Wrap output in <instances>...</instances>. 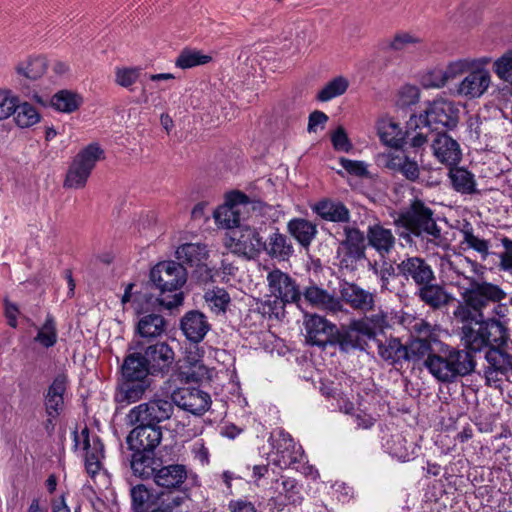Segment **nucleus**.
I'll use <instances>...</instances> for the list:
<instances>
[{
	"mask_svg": "<svg viewBox=\"0 0 512 512\" xmlns=\"http://www.w3.org/2000/svg\"><path fill=\"white\" fill-rule=\"evenodd\" d=\"M475 367L473 354L442 342L426 364L427 371L441 383H452L458 377L470 375Z\"/></svg>",
	"mask_w": 512,
	"mask_h": 512,
	"instance_id": "obj_1",
	"label": "nucleus"
},
{
	"mask_svg": "<svg viewBox=\"0 0 512 512\" xmlns=\"http://www.w3.org/2000/svg\"><path fill=\"white\" fill-rule=\"evenodd\" d=\"M433 216L434 212L430 207L423 201L415 199L409 208L402 213L401 220L413 235L438 247L443 242V236L441 228L437 225Z\"/></svg>",
	"mask_w": 512,
	"mask_h": 512,
	"instance_id": "obj_2",
	"label": "nucleus"
},
{
	"mask_svg": "<svg viewBox=\"0 0 512 512\" xmlns=\"http://www.w3.org/2000/svg\"><path fill=\"white\" fill-rule=\"evenodd\" d=\"M507 331L504 325L495 319L482 321L473 326L461 327V341L465 350L470 352H480L486 347L493 348L505 344Z\"/></svg>",
	"mask_w": 512,
	"mask_h": 512,
	"instance_id": "obj_3",
	"label": "nucleus"
},
{
	"mask_svg": "<svg viewBox=\"0 0 512 512\" xmlns=\"http://www.w3.org/2000/svg\"><path fill=\"white\" fill-rule=\"evenodd\" d=\"M104 158V150L98 143H91L78 152L73 158L64 181V187L83 188L96 163Z\"/></svg>",
	"mask_w": 512,
	"mask_h": 512,
	"instance_id": "obj_4",
	"label": "nucleus"
},
{
	"mask_svg": "<svg viewBox=\"0 0 512 512\" xmlns=\"http://www.w3.org/2000/svg\"><path fill=\"white\" fill-rule=\"evenodd\" d=\"M268 290L275 300H268L263 304L264 313H273L272 304H292L300 307L302 293L296 281L287 273L280 269H273L266 277Z\"/></svg>",
	"mask_w": 512,
	"mask_h": 512,
	"instance_id": "obj_5",
	"label": "nucleus"
},
{
	"mask_svg": "<svg viewBox=\"0 0 512 512\" xmlns=\"http://www.w3.org/2000/svg\"><path fill=\"white\" fill-rule=\"evenodd\" d=\"M250 207H254L249 198L242 192L234 191L226 196L225 203L214 212L216 225L222 229L240 228L248 217Z\"/></svg>",
	"mask_w": 512,
	"mask_h": 512,
	"instance_id": "obj_6",
	"label": "nucleus"
},
{
	"mask_svg": "<svg viewBox=\"0 0 512 512\" xmlns=\"http://www.w3.org/2000/svg\"><path fill=\"white\" fill-rule=\"evenodd\" d=\"M223 244L234 255L253 260L262 253L263 237L256 228L246 225L226 234Z\"/></svg>",
	"mask_w": 512,
	"mask_h": 512,
	"instance_id": "obj_7",
	"label": "nucleus"
},
{
	"mask_svg": "<svg viewBox=\"0 0 512 512\" xmlns=\"http://www.w3.org/2000/svg\"><path fill=\"white\" fill-rule=\"evenodd\" d=\"M460 118V108L457 103L436 99L419 115L420 123H425L435 132H445L454 129Z\"/></svg>",
	"mask_w": 512,
	"mask_h": 512,
	"instance_id": "obj_8",
	"label": "nucleus"
},
{
	"mask_svg": "<svg viewBox=\"0 0 512 512\" xmlns=\"http://www.w3.org/2000/svg\"><path fill=\"white\" fill-rule=\"evenodd\" d=\"M173 412L172 400L155 397L133 407L126 418L130 425H136L137 423L158 425L160 422L170 419Z\"/></svg>",
	"mask_w": 512,
	"mask_h": 512,
	"instance_id": "obj_9",
	"label": "nucleus"
},
{
	"mask_svg": "<svg viewBox=\"0 0 512 512\" xmlns=\"http://www.w3.org/2000/svg\"><path fill=\"white\" fill-rule=\"evenodd\" d=\"M488 56L477 57V61H483L477 67H472L468 74L456 86L459 96L468 99H477L483 96L492 83L490 71L486 68L491 63Z\"/></svg>",
	"mask_w": 512,
	"mask_h": 512,
	"instance_id": "obj_10",
	"label": "nucleus"
},
{
	"mask_svg": "<svg viewBox=\"0 0 512 512\" xmlns=\"http://www.w3.org/2000/svg\"><path fill=\"white\" fill-rule=\"evenodd\" d=\"M150 279L162 293L174 292L186 283L187 272L180 262L162 261L151 269Z\"/></svg>",
	"mask_w": 512,
	"mask_h": 512,
	"instance_id": "obj_11",
	"label": "nucleus"
},
{
	"mask_svg": "<svg viewBox=\"0 0 512 512\" xmlns=\"http://www.w3.org/2000/svg\"><path fill=\"white\" fill-rule=\"evenodd\" d=\"M74 449L81 448L84 452L85 468L87 473L94 477L102 468V459L104 458V445L97 435L90 436L88 427H84L80 432H73Z\"/></svg>",
	"mask_w": 512,
	"mask_h": 512,
	"instance_id": "obj_12",
	"label": "nucleus"
},
{
	"mask_svg": "<svg viewBox=\"0 0 512 512\" xmlns=\"http://www.w3.org/2000/svg\"><path fill=\"white\" fill-rule=\"evenodd\" d=\"M273 447V463L281 469L292 467L303 460V450L291 435L280 429L270 437Z\"/></svg>",
	"mask_w": 512,
	"mask_h": 512,
	"instance_id": "obj_13",
	"label": "nucleus"
},
{
	"mask_svg": "<svg viewBox=\"0 0 512 512\" xmlns=\"http://www.w3.org/2000/svg\"><path fill=\"white\" fill-rule=\"evenodd\" d=\"M469 281V286L464 288L462 296L464 302L478 311L483 310L490 302H498L504 299L505 293L496 285L487 282H477L469 276H464Z\"/></svg>",
	"mask_w": 512,
	"mask_h": 512,
	"instance_id": "obj_14",
	"label": "nucleus"
},
{
	"mask_svg": "<svg viewBox=\"0 0 512 512\" xmlns=\"http://www.w3.org/2000/svg\"><path fill=\"white\" fill-rule=\"evenodd\" d=\"M306 341L315 346L325 347L336 343L338 328L322 316L306 315L304 320Z\"/></svg>",
	"mask_w": 512,
	"mask_h": 512,
	"instance_id": "obj_15",
	"label": "nucleus"
},
{
	"mask_svg": "<svg viewBox=\"0 0 512 512\" xmlns=\"http://www.w3.org/2000/svg\"><path fill=\"white\" fill-rule=\"evenodd\" d=\"M173 405L193 415H203L211 405L210 395L197 387H181L171 395Z\"/></svg>",
	"mask_w": 512,
	"mask_h": 512,
	"instance_id": "obj_16",
	"label": "nucleus"
},
{
	"mask_svg": "<svg viewBox=\"0 0 512 512\" xmlns=\"http://www.w3.org/2000/svg\"><path fill=\"white\" fill-rule=\"evenodd\" d=\"M370 341H375V333L367 327L363 321L354 320L343 331L339 332L336 337L342 351L350 350H366Z\"/></svg>",
	"mask_w": 512,
	"mask_h": 512,
	"instance_id": "obj_17",
	"label": "nucleus"
},
{
	"mask_svg": "<svg viewBox=\"0 0 512 512\" xmlns=\"http://www.w3.org/2000/svg\"><path fill=\"white\" fill-rule=\"evenodd\" d=\"M398 274L407 282L414 283L418 288L435 281L432 267L424 258L409 256L397 264Z\"/></svg>",
	"mask_w": 512,
	"mask_h": 512,
	"instance_id": "obj_18",
	"label": "nucleus"
},
{
	"mask_svg": "<svg viewBox=\"0 0 512 512\" xmlns=\"http://www.w3.org/2000/svg\"><path fill=\"white\" fill-rule=\"evenodd\" d=\"M431 149L435 159L449 168L457 165L462 157L459 143L446 132L432 134Z\"/></svg>",
	"mask_w": 512,
	"mask_h": 512,
	"instance_id": "obj_19",
	"label": "nucleus"
},
{
	"mask_svg": "<svg viewBox=\"0 0 512 512\" xmlns=\"http://www.w3.org/2000/svg\"><path fill=\"white\" fill-rule=\"evenodd\" d=\"M162 440V429L159 425L137 423L127 436V444L131 450L152 451Z\"/></svg>",
	"mask_w": 512,
	"mask_h": 512,
	"instance_id": "obj_20",
	"label": "nucleus"
},
{
	"mask_svg": "<svg viewBox=\"0 0 512 512\" xmlns=\"http://www.w3.org/2000/svg\"><path fill=\"white\" fill-rule=\"evenodd\" d=\"M269 490L275 505H296L302 501L301 486L294 478L282 475L272 482Z\"/></svg>",
	"mask_w": 512,
	"mask_h": 512,
	"instance_id": "obj_21",
	"label": "nucleus"
},
{
	"mask_svg": "<svg viewBox=\"0 0 512 512\" xmlns=\"http://www.w3.org/2000/svg\"><path fill=\"white\" fill-rule=\"evenodd\" d=\"M368 245L373 248L381 258L392 253L396 244V237L391 229L377 222L368 226L366 231Z\"/></svg>",
	"mask_w": 512,
	"mask_h": 512,
	"instance_id": "obj_22",
	"label": "nucleus"
},
{
	"mask_svg": "<svg viewBox=\"0 0 512 512\" xmlns=\"http://www.w3.org/2000/svg\"><path fill=\"white\" fill-rule=\"evenodd\" d=\"M340 293L343 301L354 310L364 313L374 310L375 294L359 285L346 282L341 286Z\"/></svg>",
	"mask_w": 512,
	"mask_h": 512,
	"instance_id": "obj_23",
	"label": "nucleus"
},
{
	"mask_svg": "<svg viewBox=\"0 0 512 512\" xmlns=\"http://www.w3.org/2000/svg\"><path fill=\"white\" fill-rule=\"evenodd\" d=\"M130 495L134 512H152L155 509H164L166 504H172L163 500L161 495L154 493L144 484L133 486Z\"/></svg>",
	"mask_w": 512,
	"mask_h": 512,
	"instance_id": "obj_24",
	"label": "nucleus"
},
{
	"mask_svg": "<svg viewBox=\"0 0 512 512\" xmlns=\"http://www.w3.org/2000/svg\"><path fill=\"white\" fill-rule=\"evenodd\" d=\"M187 479V469L182 464H171L158 467L154 474V483L166 490L180 489Z\"/></svg>",
	"mask_w": 512,
	"mask_h": 512,
	"instance_id": "obj_25",
	"label": "nucleus"
},
{
	"mask_svg": "<svg viewBox=\"0 0 512 512\" xmlns=\"http://www.w3.org/2000/svg\"><path fill=\"white\" fill-rule=\"evenodd\" d=\"M301 293L304 300L312 307L331 313H336L342 310L343 305L341 300L323 288L312 285L307 287Z\"/></svg>",
	"mask_w": 512,
	"mask_h": 512,
	"instance_id": "obj_26",
	"label": "nucleus"
},
{
	"mask_svg": "<svg viewBox=\"0 0 512 512\" xmlns=\"http://www.w3.org/2000/svg\"><path fill=\"white\" fill-rule=\"evenodd\" d=\"M181 330L186 338L194 343L203 340L210 330L206 316L199 311H189L181 319Z\"/></svg>",
	"mask_w": 512,
	"mask_h": 512,
	"instance_id": "obj_27",
	"label": "nucleus"
},
{
	"mask_svg": "<svg viewBox=\"0 0 512 512\" xmlns=\"http://www.w3.org/2000/svg\"><path fill=\"white\" fill-rule=\"evenodd\" d=\"M262 252L272 259L287 261L294 253V248L288 237L276 228L266 240L263 239Z\"/></svg>",
	"mask_w": 512,
	"mask_h": 512,
	"instance_id": "obj_28",
	"label": "nucleus"
},
{
	"mask_svg": "<svg viewBox=\"0 0 512 512\" xmlns=\"http://www.w3.org/2000/svg\"><path fill=\"white\" fill-rule=\"evenodd\" d=\"M67 388V377L57 375L45 395V409L48 417L57 418L64 408V393Z\"/></svg>",
	"mask_w": 512,
	"mask_h": 512,
	"instance_id": "obj_29",
	"label": "nucleus"
},
{
	"mask_svg": "<svg viewBox=\"0 0 512 512\" xmlns=\"http://www.w3.org/2000/svg\"><path fill=\"white\" fill-rule=\"evenodd\" d=\"M386 167L394 173L402 175L406 180L415 182L420 175V167L416 160L403 151H395L388 155Z\"/></svg>",
	"mask_w": 512,
	"mask_h": 512,
	"instance_id": "obj_30",
	"label": "nucleus"
},
{
	"mask_svg": "<svg viewBox=\"0 0 512 512\" xmlns=\"http://www.w3.org/2000/svg\"><path fill=\"white\" fill-rule=\"evenodd\" d=\"M124 380L148 381V375L153 374L145 354L134 352L126 356L121 367Z\"/></svg>",
	"mask_w": 512,
	"mask_h": 512,
	"instance_id": "obj_31",
	"label": "nucleus"
},
{
	"mask_svg": "<svg viewBox=\"0 0 512 512\" xmlns=\"http://www.w3.org/2000/svg\"><path fill=\"white\" fill-rule=\"evenodd\" d=\"M144 354L154 373L167 371L175 356L173 349L165 342L148 346Z\"/></svg>",
	"mask_w": 512,
	"mask_h": 512,
	"instance_id": "obj_32",
	"label": "nucleus"
},
{
	"mask_svg": "<svg viewBox=\"0 0 512 512\" xmlns=\"http://www.w3.org/2000/svg\"><path fill=\"white\" fill-rule=\"evenodd\" d=\"M311 208L314 213L326 221L348 223L350 220L349 209L340 201L323 199Z\"/></svg>",
	"mask_w": 512,
	"mask_h": 512,
	"instance_id": "obj_33",
	"label": "nucleus"
},
{
	"mask_svg": "<svg viewBox=\"0 0 512 512\" xmlns=\"http://www.w3.org/2000/svg\"><path fill=\"white\" fill-rule=\"evenodd\" d=\"M149 386V381L139 382L134 380H124V382L118 386L114 394V400L121 407H126L127 405L140 400Z\"/></svg>",
	"mask_w": 512,
	"mask_h": 512,
	"instance_id": "obj_34",
	"label": "nucleus"
},
{
	"mask_svg": "<svg viewBox=\"0 0 512 512\" xmlns=\"http://www.w3.org/2000/svg\"><path fill=\"white\" fill-rule=\"evenodd\" d=\"M175 255L180 262L198 267L205 264L209 257V250L202 242L184 243L176 249Z\"/></svg>",
	"mask_w": 512,
	"mask_h": 512,
	"instance_id": "obj_35",
	"label": "nucleus"
},
{
	"mask_svg": "<svg viewBox=\"0 0 512 512\" xmlns=\"http://www.w3.org/2000/svg\"><path fill=\"white\" fill-rule=\"evenodd\" d=\"M133 451L131 469L134 475L142 479H153L157 468L160 466V463L154 456V452L145 450Z\"/></svg>",
	"mask_w": 512,
	"mask_h": 512,
	"instance_id": "obj_36",
	"label": "nucleus"
},
{
	"mask_svg": "<svg viewBox=\"0 0 512 512\" xmlns=\"http://www.w3.org/2000/svg\"><path fill=\"white\" fill-rule=\"evenodd\" d=\"M416 295L422 302L434 310L446 306L452 300V296L443 286L433 282L420 286Z\"/></svg>",
	"mask_w": 512,
	"mask_h": 512,
	"instance_id": "obj_37",
	"label": "nucleus"
},
{
	"mask_svg": "<svg viewBox=\"0 0 512 512\" xmlns=\"http://www.w3.org/2000/svg\"><path fill=\"white\" fill-rule=\"evenodd\" d=\"M378 355L391 365L401 364L407 356L406 345L402 344L398 338L376 339Z\"/></svg>",
	"mask_w": 512,
	"mask_h": 512,
	"instance_id": "obj_38",
	"label": "nucleus"
},
{
	"mask_svg": "<svg viewBox=\"0 0 512 512\" xmlns=\"http://www.w3.org/2000/svg\"><path fill=\"white\" fill-rule=\"evenodd\" d=\"M377 132L380 140L387 146L398 148L404 143L406 133L392 118H381L377 122Z\"/></svg>",
	"mask_w": 512,
	"mask_h": 512,
	"instance_id": "obj_39",
	"label": "nucleus"
},
{
	"mask_svg": "<svg viewBox=\"0 0 512 512\" xmlns=\"http://www.w3.org/2000/svg\"><path fill=\"white\" fill-rule=\"evenodd\" d=\"M387 452L394 458L402 462L413 459L416 455L417 447L414 442H408L402 434H393L384 444Z\"/></svg>",
	"mask_w": 512,
	"mask_h": 512,
	"instance_id": "obj_40",
	"label": "nucleus"
},
{
	"mask_svg": "<svg viewBox=\"0 0 512 512\" xmlns=\"http://www.w3.org/2000/svg\"><path fill=\"white\" fill-rule=\"evenodd\" d=\"M289 234L303 247H308L317 234V227L304 218H293L287 223Z\"/></svg>",
	"mask_w": 512,
	"mask_h": 512,
	"instance_id": "obj_41",
	"label": "nucleus"
},
{
	"mask_svg": "<svg viewBox=\"0 0 512 512\" xmlns=\"http://www.w3.org/2000/svg\"><path fill=\"white\" fill-rule=\"evenodd\" d=\"M407 356L405 361L413 362L414 364L422 363L426 368L429 358L435 354L436 348H433L431 341L424 338L412 339L406 345Z\"/></svg>",
	"mask_w": 512,
	"mask_h": 512,
	"instance_id": "obj_42",
	"label": "nucleus"
},
{
	"mask_svg": "<svg viewBox=\"0 0 512 512\" xmlns=\"http://www.w3.org/2000/svg\"><path fill=\"white\" fill-rule=\"evenodd\" d=\"M345 238L341 245L347 251V254L355 259L365 257V238L366 236L358 228L346 225L344 227Z\"/></svg>",
	"mask_w": 512,
	"mask_h": 512,
	"instance_id": "obj_43",
	"label": "nucleus"
},
{
	"mask_svg": "<svg viewBox=\"0 0 512 512\" xmlns=\"http://www.w3.org/2000/svg\"><path fill=\"white\" fill-rule=\"evenodd\" d=\"M83 103V97L74 91L63 89L55 93L50 99V105L56 111L73 113Z\"/></svg>",
	"mask_w": 512,
	"mask_h": 512,
	"instance_id": "obj_44",
	"label": "nucleus"
},
{
	"mask_svg": "<svg viewBox=\"0 0 512 512\" xmlns=\"http://www.w3.org/2000/svg\"><path fill=\"white\" fill-rule=\"evenodd\" d=\"M166 328L164 318L155 313L142 316L137 323V331L143 338H156L161 336Z\"/></svg>",
	"mask_w": 512,
	"mask_h": 512,
	"instance_id": "obj_45",
	"label": "nucleus"
},
{
	"mask_svg": "<svg viewBox=\"0 0 512 512\" xmlns=\"http://www.w3.org/2000/svg\"><path fill=\"white\" fill-rule=\"evenodd\" d=\"M47 64L45 58L41 56H29L20 61L15 71L18 76L29 79L37 80L46 72Z\"/></svg>",
	"mask_w": 512,
	"mask_h": 512,
	"instance_id": "obj_46",
	"label": "nucleus"
},
{
	"mask_svg": "<svg viewBox=\"0 0 512 512\" xmlns=\"http://www.w3.org/2000/svg\"><path fill=\"white\" fill-rule=\"evenodd\" d=\"M449 177L453 188L463 194H472L476 191L474 175L464 168H450Z\"/></svg>",
	"mask_w": 512,
	"mask_h": 512,
	"instance_id": "obj_47",
	"label": "nucleus"
},
{
	"mask_svg": "<svg viewBox=\"0 0 512 512\" xmlns=\"http://www.w3.org/2000/svg\"><path fill=\"white\" fill-rule=\"evenodd\" d=\"M349 87V80L344 76H337L328 81L316 95L320 102H328L343 95Z\"/></svg>",
	"mask_w": 512,
	"mask_h": 512,
	"instance_id": "obj_48",
	"label": "nucleus"
},
{
	"mask_svg": "<svg viewBox=\"0 0 512 512\" xmlns=\"http://www.w3.org/2000/svg\"><path fill=\"white\" fill-rule=\"evenodd\" d=\"M483 61H477V58H458L449 61L445 67H442L447 79V82L453 81L458 77L468 73L472 67H477Z\"/></svg>",
	"mask_w": 512,
	"mask_h": 512,
	"instance_id": "obj_49",
	"label": "nucleus"
},
{
	"mask_svg": "<svg viewBox=\"0 0 512 512\" xmlns=\"http://www.w3.org/2000/svg\"><path fill=\"white\" fill-rule=\"evenodd\" d=\"M15 123L20 128H28L40 121V114L37 109L28 102L20 103L17 100V108L13 113Z\"/></svg>",
	"mask_w": 512,
	"mask_h": 512,
	"instance_id": "obj_50",
	"label": "nucleus"
},
{
	"mask_svg": "<svg viewBox=\"0 0 512 512\" xmlns=\"http://www.w3.org/2000/svg\"><path fill=\"white\" fill-rule=\"evenodd\" d=\"M485 359L486 368L498 370L500 373H508L512 370V356L495 346L486 352Z\"/></svg>",
	"mask_w": 512,
	"mask_h": 512,
	"instance_id": "obj_51",
	"label": "nucleus"
},
{
	"mask_svg": "<svg viewBox=\"0 0 512 512\" xmlns=\"http://www.w3.org/2000/svg\"><path fill=\"white\" fill-rule=\"evenodd\" d=\"M212 57L207 54H203L201 51L196 49H184L178 55L175 65L181 69H190L199 65L209 63Z\"/></svg>",
	"mask_w": 512,
	"mask_h": 512,
	"instance_id": "obj_52",
	"label": "nucleus"
},
{
	"mask_svg": "<svg viewBox=\"0 0 512 512\" xmlns=\"http://www.w3.org/2000/svg\"><path fill=\"white\" fill-rule=\"evenodd\" d=\"M179 376L186 382H200L209 377V371L202 360H195L190 362V365L182 364L179 368Z\"/></svg>",
	"mask_w": 512,
	"mask_h": 512,
	"instance_id": "obj_53",
	"label": "nucleus"
},
{
	"mask_svg": "<svg viewBox=\"0 0 512 512\" xmlns=\"http://www.w3.org/2000/svg\"><path fill=\"white\" fill-rule=\"evenodd\" d=\"M34 340L44 348H50L57 342V329L52 316L48 315L44 324L39 328Z\"/></svg>",
	"mask_w": 512,
	"mask_h": 512,
	"instance_id": "obj_54",
	"label": "nucleus"
},
{
	"mask_svg": "<svg viewBox=\"0 0 512 512\" xmlns=\"http://www.w3.org/2000/svg\"><path fill=\"white\" fill-rule=\"evenodd\" d=\"M204 298L211 310L215 313L225 312L230 302V296L226 290L218 287L208 290Z\"/></svg>",
	"mask_w": 512,
	"mask_h": 512,
	"instance_id": "obj_55",
	"label": "nucleus"
},
{
	"mask_svg": "<svg viewBox=\"0 0 512 512\" xmlns=\"http://www.w3.org/2000/svg\"><path fill=\"white\" fill-rule=\"evenodd\" d=\"M414 124L418 129L410 138V145L413 148H421L424 144L430 142L432 144V134H436L431 127L425 123H420L419 116L410 119V125Z\"/></svg>",
	"mask_w": 512,
	"mask_h": 512,
	"instance_id": "obj_56",
	"label": "nucleus"
},
{
	"mask_svg": "<svg viewBox=\"0 0 512 512\" xmlns=\"http://www.w3.org/2000/svg\"><path fill=\"white\" fill-rule=\"evenodd\" d=\"M454 315L462 323V326H473L484 321L483 313L466 302L457 307L454 311Z\"/></svg>",
	"mask_w": 512,
	"mask_h": 512,
	"instance_id": "obj_57",
	"label": "nucleus"
},
{
	"mask_svg": "<svg viewBox=\"0 0 512 512\" xmlns=\"http://www.w3.org/2000/svg\"><path fill=\"white\" fill-rule=\"evenodd\" d=\"M493 71L500 80L512 85V50L494 61Z\"/></svg>",
	"mask_w": 512,
	"mask_h": 512,
	"instance_id": "obj_58",
	"label": "nucleus"
},
{
	"mask_svg": "<svg viewBox=\"0 0 512 512\" xmlns=\"http://www.w3.org/2000/svg\"><path fill=\"white\" fill-rule=\"evenodd\" d=\"M140 73V67L118 66L115 68V83L123 88H130L137 82Z\"/></svg>",
	"mask_w": 512,
	"mask_h": 512,
	"instance_id": "obj_59",
	"label": "nucleus"
},
{
	"mask_svg": "<svg viewBox=\"0 0 512 512\" xmlns=\"http://www.w3.org/2000/svg\"><path fill=\"white\" fill-rule=\"evenodd\" d=\"M421 42V39L410 32L400 31L397 32L387 43V47L394 51H402L408 46L416 45Z\"/></svg>",
	"mask_w": 512,
	"mask_h": 512,
	"instance_id": "obj_60",
	"label": "nucleus"
},
{
	"mask_svg": "<svg viewBox=\"0 0 512 512\" xmlns=\"http://www.w3.org/2000/svg\"><path fill=\"white\" fill-rule=\"evenodd\" d=\"M447 79L442 67H435L426 71L421 76V84L425 88H442L447 84Z\"/></svg>",
	"mask_w": 512,
	"mask_h": 512,
	"instance_id": "obj_61",
	"label": "nucleus"
},
{
	"mask_svg": "<svg viewBox=\"0 0 512 512\" xmlns=\"http://www.w3.org/2000/svg\"><path fill=\"white\" fill-rule=\"evenodd\" d=\"M18 97L7 89L0 90V121L8 119L17 108Z\"/></svg>",
	"mask_w": 512,
	"mask_h": 512,
	"instance_id": "obj_62",
	"label": "nucleus"
},
{
	"mask_svg": "<svg viewBox=\"0 0 512 512\" xmlns=\"http://www.w3.org/2000/svg\"><path fill=\"white\" fill-rule=\"evenodd\" d=\"M463 236H464V243H466L470 248L474 249L475 251L487 255L489 244L488 241L484 239H480L477 236L473 234L472 227L467 224V227L462 230Z\"/></svg>",
	"mask_w": 512,
	"mask_h": 512,
	"instance_id": "obj_63",
	"label": "nucleus"
},
{
	"mask_svg": "<svg viewBox=\"0 0 512 512\" xmlns=\"http://www.w3.org/2000/svg\"><path fill=\"white\" fill-rule=\"evenodd\" d=\"M419 89L413 85H405L398 92L397 105L408 107L414 105L419 100Z\"/></svg>",
	"mask_w": 512,
	"mask_h": 512,
	"instance_id": "obj_64",
	"label": "nucleus"
}]
</instances>
